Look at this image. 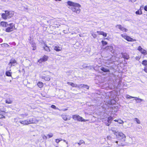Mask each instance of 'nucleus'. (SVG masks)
Listing matches in <instances>:
<instances>
[{
  "mask_svg": "<svg viewBox=\"0 0 147 147\" xmlns=\"http://www.w3.org/2000/svg\"><path fill=\"white\" fill-rule=\"evenodd\" d=\"M71 118V117H69V118H67L66 117L65 119V121L67 120V119H70V118Z\"/></svg>",
  "mask_w": 147,
  "mask_h": 147,
  "instance_id": "nucleus-53",
  "label": "nucleus"
},
{
  "mask_svg": "<svg viewBox=\"0 0 147 147\" xmlns=\"http://www.w3.org/2000/svg\"><path fill=\"white\" fill-rule=\"evenodd\" d=\"M92 36L93 37L95 38L97 37V35L95 33L92 34Z\"/></svg>",
  "mask_w": 147,
  "mask_h": 147,
  "instance_id": "nucleus-41",
  "label": "nucleus"
},
{
  "mask_svg": "<svg viewBox=\"0 0 147 147\" xmlns=\"http://www.w3.org/2000/svg\"><path fill=\"white\" fill-rule=\"evenodd\" d=\"M104 123L107 126H109L110 124L108 122V121L106 119L105 120V121L104 122Z\"/></svg>",
  "mask_w": 147,
  "mask_h": 147,
  "instance_id": "nucleus-32",
  "label": "nucleus"
},
{
  "mask_svg": "<svg viewBox=\"0 0 147 147\" xmlns=\"http://www.w3.org/2000/svg\"><path fill=\"white\" fill-rule=\"evenodd\" d=\"M105 49L112 51L113 50V47L112 46H107L105 47Z\"/></svg>",
  "mask_w": 147,
  "mask_h": 147,
  "instance_id": "nucleus-22",
  "label": "nucleus"
},
{
  "mask_svg": "<svg viewBox=\"0 0 147 147\" xmlns=\"http://www.w3.org/2000/svg\"><path fill=\"white\" fill-rule=\"evenodd\" d=\"M67 4L69 6L68 7L71 9L73 12L77 13H80V8L81 6L80 4L70 1H68Z\"/></svg>",
  "mask_w": 147,
  "mask_h": 147,
  "instance_id": "nucleus-1",
  "label": "nucleus"
},
{
  "mask_svg": "<svg viewBox=\"0 0 147 147\" xmlns=\"http://www.w3.org/2000/svg\"><path fill=\"white\" fill-rule=\"evenodd\" d=\"M12 100L10 98H7L5 100V102L7 104H11L12 102Z\"/></svg>",
  "mask_w": 147,
  "mask_h": 147,
  "instance_id": "nucleus-20",
  "label": "nucleus"
},
{
  "mask_svg": "<svg viewBox=\"0 0 147 147\" xmlns=\"http://www.w3.org/2000/svg\"><path fill=\"white\" fill-rule=\"evenodd\" d=\"M28 115V114L25 113L24 114H21L20 115V116H22V115H24V117L27 116Z\"/></svg>",
  "mask_w": 147,
  "mask_h": 147,
  "instance_id": "nucleus-39",
  "label": "nucleus"
},
{
  "mask_svg": "<svg viewBox=\"0 0 147 147\" xmlns=\"http://www.w3.org/2000/svg\"><path fill=\"white\" fill-rule=\"evenodd\" d=\"M67 110V109H65V110Z\"/></svg>",
  "mask_w": 147,
  "mask_h": 147,
  "instance_id": "nucleus-64",
  "label": "nucleus"
},
{
  "mask_svg": "<svg viewBox=\"0 0 147 147\" xmlns=\"http://www.w3.org/2000/svg\"><path fill=\"white\" fill-rule=\"evenodd\" d=\"M122 57L125 59L128 60L129 58V55L126 53H121Z\"/></svg>",
  "mask_w": 147,
  "mask_h": 147,
  "instance_id": "nucleus-12",
  "label": "nucleus"
},
{
  "mask_svg": "<svg viewBox=\"0 0 147 147\" xmlns=\"http://www.w3.org/2000/svg\"><path fill=\"white\" fill-rule=\"evenodd\" d=\"M136 1V0H132V1L133 2H135Z\"/></svg>",
  "mask_w": 147,
  "mask_h": 147,
  "instance_id": "nucleus-57",
  "label": "nucleus"
},
{
  "mask_svg": "<svg viewBox=\"0 0 147 147\" xmlns=\"http://www.w3.org/2000/svg\"><path fill=\"white\" fill-rule=\"evenodd\" d=\"M97 32L98 34L99 35H102L103 33V32L102 31H97Z\"/></svg>",
  "mask_w": 147,
  "mask_h": 147,
  "instance_id": "nucleus-40",
  "label": "nucleus"
},
{
  "mask_svg": "<svg viewBox=\"0 0 147 147\" xmlns=\"http://www.w3.org/2000/svg\"><path fill=\"white\" fill-rule=\"evenodd\" d=\"M51 107L52 108L54 109H57V108H56V107L54 105H52L51 106Z\"/></svg>",
  "mask_w": 147,
  "mask_h": 147,
  "instance_id": "nucleus-44",
  "label": "nucleus"
},
{
  "mask_svg": "<svg viewBox=\"0 0 147 147\" xmlns=\"http://www.w3.org/2000/svg\"><path fill=\"white\" fill-rule=\"evenodd\" d=\"M61 140V139H56L55 140V142H56L57 143H59Z\"/></svg>",
  "mask_w": 147,
  "mask_h": 147,
  "instance_id": "nucleus-42",
  "label": "nucleus"
},
{
  "mask_svg": "<svg viewBox=\"0 0 147 147\" xmlns=\"http://www.w3.org/2000/svg\"><path fill=\"white\" fill-rule=\"evenodd\" d=\"M118 120H114V121H115V122H117V121H118Z\"/></svg>",
  "mask_w": 147,
  "mask_h": 147,
  "instance_id": "nucleus-56",
  "label": "nucleus"
},
{
  "mask_svg": "<svg viewBox=\"0 0 147 147\" xmlns=\"http://www.w3.org/2000/svg\"><path fill=\"white\" fill-rule=\"evenodd\" d=\"M37 85L40 88L42 87L43 86V83L42 82H39L38 83Z\"/></svg>",
  "mask_w": 147,
  "mask_h": 147,
  "instance_id": "nucleus-25",
  "label": "nucleus"
},
{
  "mask_svg": "<svg viewBox=\"0 0 147 147\" xmlns=\"http://www.w3.org/2000/svg\"><path fill=\"white\" fill-rule=\"evenodd\" d=\"M90 34H91V35H92V34H94V32H93V31H90Z\"/></svg>",
  "mask_w": 147,
  "mask_h": 147,
  "instance_id": "nucleus-54",
  "label": "nucleus"
},
{
  "mask_svg": "<svg viewBox=\"0 0 147 147\" xmlns=\"http://www.w3.org/2000/svg\"><path fill=\"white\" fill-rule=\"evenodd\" d=\"M69 73H71L70 71H69Z\"/></svg>",
  "mask_w": 147,
  "mask_h": 147,
  "instance_id": "nucleus-63",
  "label": "nucleus"
},
{
  "mask_svg": "<svg viewBox=\"0 0 147 147\" xmlns=\"http://www.w3.org/2000/svg\"><path fill=\"white\" fill-rule=\"evenodd\" d=\"M112 131H113V133L116 136L117 134H118V133L119 132L118 131H116L115 128H113L111 129Z\"/></svg>",
  "mask_w": 147,
  "mask_h": 147,
  "instance_id": "nucleus-21",
  "label": "nucleus"
},
{
  "mask_svg": "<svg viewBox=\"0 0 147 147\" xmlns=\"http://www.w3.org/2000/svg\"><path fill=\"white\" fill-rule=\"evenodd\" d=\"M142 64L144 65H147V60H144L142 61Z\"/></svg>",
  "mask_w": 147,
  "mask_h": 147,
  "instance_id": "nucleus-31",
  "label": "nucleus"
},
{
  "mask_svg": "<svg viewBox=\"0 0 147 147\" xmlns=\"http://www.w3.org/2000/svg\"><path fill=\"white\" fill-rule=\"evenodd\" d=\"M138 128L139 129H140L142 128V127L140 126V125H139V126H138Z\"/></svg>",
  "mask_w": 147,
  "mask_h": 147,
  "instance_id": "nucleus-51",
  "label": "nucleus"
},
{
  "mask_svg": "<svg viewBox=\"0 0 147 147\" xmlns=\"http://www.w3.org/2000/svg\"><path fill=\"white\" fill-rule=\"evenodd\" d=\"M135 99L137 103H140L141 102L144 101L143 99L137 97H135Z\"/></svg>",
  "mask_w": 147,
  "mask_h": 147,
  "instance_id": "nucleus-17",
  "label": "nucleus"
},
{
  "mask_svg": "<svg viewBox=\"0 0 147 147\" xmlns=\"http://www.w3.org/2000/svg\"><path fill=\"white\" fill-rule=\"evenodd\" d=\"M6 29L5 31L7 32H9L16 29L15 24L13 23L8 24V26Z\"/></svg>",
  "mask_w": 147,
  "mask_h": 147,
  "instance_id": "nucleus-2",
  "label": "nucleus"
},
{
  "mask_svg": "<svg viewBox=\"0 0 147 147\" xmlns=\"http://www.w3.org/2000/svg\"><path fill=\"white\" fill-rule=\"evenodd\" d=\"M5 13L8 18H11L13 15V13L7 11H5Z\"/></svg>",
  "mask_w": 147,
  "mask_h": 147,
  "instance_id": "nucleus-10",
  "label": "nucleus"
},
{
  "mask_svg": "<svg viewBox=\"0 0 147 147\" xmlns=\"http://www.w3.org/2000/svg\"><path fill=\"white\" fill-rule=\"evenodd\" d=\"M28 122L29 124L31 123H36L38 121L37 120L35 117H33L28 119Z\"/></svg>",
  "mask_w": 147,
  "mask_h": 147,
  "instance_id": "nucleus-7",
  "label": "nucleus"
},
{
  "mask_svg": "<svg viewBox=\"0 0 147 147\" xmlns=\"http://www.w3.org/2000/svg\"><path fill=\"white\" fill-rule=\"evenodd\" d=\"M107 121H108V122L110 124L111 121L113 120V117L111 116L109 117L107 119Z\"/></svg>",
  "mask_w": 147,
  "mask_h": 147,
  "instance_id": "nucleus-24",
  "label": "nucleus"
},
{
  "mask_svg": "<svg viewBox=\"0 0 147 147\" xmlns=\"http://www.w3.org/2000/svg\"><path fill=\"white\" fill-rule=\"evenodd\" d=\"M2 1L5 2L6 1V0H1Z\"/></svg>",
  "mask_w": 147,
  "mask_h": 147,
  "instance_id": "nucleus-60",
  "label": "nucleus"
},
{
  "mask_svg": "<svg viewBox=\"0 0 147 147\" xmlns=\"http://www.w3.org/2000/svg\"><path fill=\"white\" fill-rule=\"evenodd\" d=\"M115 142H116V143H118V141H116Z\"/></svg>",
  "mask_w": 147,
  "mask_h": 147,
  "instance_id": "nucleus-62",
  "label": "nucleus"
},
{
  "mask_svg": "<svg viewBox=\"0 0 147 147\" xmlns=\"http://www.w3.org/2000/svg\"><path fill=\"white\" fill-rule=\"evenodd\" d=\"M55 0V1H61V0Z\"/></svg>",
  "mask_w": 147,
  "mask_h": 147,
  "instance_id": "nucleus-58",
  "label": "nucleus"
},
{
  "mask_svg": "<svg viewBox=\"0 0 147 147\" xmlns=\"http://www.w3.org/2000/svg\"><path fill=\"white\" fill-rule=\"evenodd\" d=\"M126 98L127 99L135 98V97H133L129 95H127L126 96Z\"/></svg>",
  "mask_w": 147,
  "mask_h": 147,
  "instance_id": "nucleus-29",
  "label": "nucleus"
},
{
  "mask_svg": "<svg viewBox=\"0 0 147 147\" xmlns=\"http://www.w3.org/2000/svg\"><path fill=\"white\" fill-rule=\"evenodd\" d=\"M53 134L51 133H50L47 135V136L48 137V138H51L53 137Z\"/></svg>",
  "mask_w": 147,
  "mask_h": 147,
  "instance_id": "nucleus-35",
  "label": "nucleus"
},
{
  "mask_svg": "<svg viewBox=\"0 0 147 147\" xmlns=\"http://www.w3.org/2000/svg\"><path fill=\"white\" fill-rule=\"evenodd\" d=\"M45 46L44 47V49L45 50L48 52H50V50L49 47L45 44Z\"/></svg>",
  "mask_w": 147,
  "mask_h": 147,
  "instance_id": "nucleus-23",
  "label": "nucleus"
},
{
  "mask_svg": "<svg viewBox=\"0 0 147 147\" xmlns=\"http://www.w3.org/2000/svg\"><path fill=\"white\" fill-rule=\"evenodd\" d=\"M73 118L75 120H77L79 121H85V119H84L82 117H80L78 115H74L72 116Z\"/></svg>",
  "mask_w": 147,
  "mask_h": 147,
  "instance_id": "nucleus-5",
  "label": "nucleus"
},
{
  "mask_svg": "<svg viewBox=\"0 0 147 147\" xmlns=\"http://www.w3.org/2000/svg\"><path fill=\"white\" fill-rule=\"evenodd\" d=\"M3 40L2 39L0 38V42H2Z\"/></svg>",
  "mask_w": 147,
  "mask_h": 147,
  "instance_id": "nucleus-55",
  "label": "nucleus"
},
{
  "mask_svg": "<svg viewBox=\"0 0 147 147\" xmlns=\"http://www.w3.org/2000/svg\"><path fill=\"white\" fill-rule=\"evenodd\" d=\"M41 77L42 79H44L45 81H49L50 80V78L49 76H42Z\"/></svg>",
  "mask_w": 147,
  "mask_h": 147,
  "instance_id": "nucleus-18",
  "label": "nucleus"
},
{
  "mask_svg": "<svg viewBox=\"0 0 147 147\" xmlns=\"http://www.w3.org/2000/svg\"><path fill=\"white\" fill-rule=\"evenodd\" d=\"M1 16L2 18L4 20H6L7 18H8L5 13H2L1 14Z\"/></svg>",
  "mask_w": 147,
  "mask_h": 147,
  "instance_id": "nucleus-26",
  "label": "nucleus"
},
{
  "mask_svg": "<svg viewBox=\"0 0 147 147\" xmlns=\"http://www.w3.org/2000/svg\"><path fill=\"white\" fill-rule=\"evenodd\" d=\"M144 71L145 72L147 73V66L145 67L144 69Z\"/></svg>",
  "mask_w": 147,
  "mask_h": 147,
  "instance_id": "nucleus-49",
  "label": "nucleus"
},
{
  "mask_svg": "<svg viewBox=\"0 0 147 147\" xmlns=\"http://www.w3.org/2000/svg\"><path fill=\"white\" fill-rule=\"evenodd\" d=\"M21 117H22L23 118L24 117V115H22V116H21Z\"/></svg>",
  "mask_w": 147,
  "mask_h": 147,
  "instance_id": "nucleus-61",
  "label": "nucleus"
},
{
  "mask_svg": "<svg viewBox=\"0 0 147 147\" xmlns=\"http://www.w3.org/2000/svg\"><path fill=\"white\" fill-rule=\"evenodd\" d=\"M102 34H103L102 35L105 37H106L107 36V34L105 33L104 32H103V33Z\"/></svg>",
  "mask_w": 147,
  "mask_h": 147,
  "instance_id": "nucleus-47",
  "label": "nucleus"
},
{
  "mask_svg": "<svg viewBox=\"0 0 147 147\" xmlns=\"http://www.w3.org/2000/svg\"><path fill=\"white\" fill-rule=\"evenodd\" d=\"M121 36L123 38L129 42L135 41L136 40L131 38L130 36L125 34H121Z\"/></svg>",
  "mask_w": 147,
  "mask_h": 147,
  "instance_id": "nucleus-4",
  "label": "nucleus"
},
{
  "mask_svg": "<svg viewBox=\"0 0 147 147\" xmlns=\"http://www.w3.org/2000/svg\"><path fill=\"white\" fill-rule=\"evenodd\" d=\"M5 113V112L3 111H1V112H0V113L2 114H4V113Z\"/></svg>",
  "mask_w": 147,
  "mask_h": 147,
  "instance_id": "nucleus-52",
  "label": "nucleus"
},
{
  "mask_svg": "<svg viewBox=\"0 0 147 147\" xmlns=\"http://www.w3.org/2000/svg\"><path fill=\"white\" fill-rule=\"evenodd\" d=\"M89 86L87 85L84 84L83 88H86L87 89H88L89 88Z\"/></svg>",
  "mask_w": 147,
  "mask_h": 147,
  "instance_id": "nucleus-38",
  "label": "nucleus"
},
{
  "mask_svg": "<svg viewBox=\"0 0 147 147\" xmlns=\"http://www.w3.org/2000/svg\"><path fill=\"white\" fill-rule=\"evenodd\" d=\"M5 117L3 115L0 114V118L3 119V118H5Z\"/></svg>",
  "mask_w": 147,
  "mask_h": 147,
  "instance_id": "nucleus-46",
  "label": "nucleus"
},
{
  "mask_svg": "<svg viewBox=\"0 0 147 147\" xmlns=\"http://www.w3.org/2000/svg\"><path fill=\"white\" fill-rule=\"evenodd\" d=\"M136 14H142V12L141 10H138L136 11Z\"/></svg>",
  "mask_w": 147,
  "mask_h": 147,
  "instance_id": "nucleus-33",
  "label": "nucleus"
},
{
  "mask_svg": "<svg viewBox=\"0 0 147 147\" xmlns=\"http://www.w3.org/2000/svg\"><path fill=\"white\" fill-rule=\"evenodd\" d=\"M118 27V28L120 29L122 31H124L125 32H126L127 31V30L125 28L122 27L121 25H117V27Z\"/></svg>",
  "mask_w": 147,
  "mask_h": 147,
  "instance_id": "nucleus-13",
  "label": "nucleus"
},
{
  "mask_svg": "<svg viewBox=\"0 0 147 147\" xmlns=\"http://www.w3.org/2000/svg\"><path fill=\"white\" fill-rule=\"evenodd\" d=\"M84 143V141L83 140H80L78 143H75V144H78L79 146L80 145Z\"/></svg>",
  "mask_w": 147,
  "mask_h": 147,
  "instance_id": "nucleus-27",
  "label": "nucleus"
},
{
  "mask_svg": "<svg viewBox=\"0 0 147 147\" xmlns=\"http://www.w3.org/2000/svg\"><path fill=\"white\" fill-rule=\"evenodd\" d=\"M100 70L104 72H110L109 69L105 67H101L100 68Z\"/></svg>",
  "mask_w": 147,
  "mask_h": 147,
  "instance_id": "nucleus-15",
  "label": "nucleus"
},
{
  "mask_svg": "<svg viewBox=\"0 0 147 147\" xmlns=\"http://www.w3.org/2000/svg\"><path fill=\"white\" fill-rule=\"evenodd\" d=\"M6 76H11V73L9 71H6Z\"/></svg>",
  "mask_w": 147,
  "mask_h": 147,
  "instance_id": "nucleus-28",
  "label": "nucleus"
},
{
  "mask_svg": "<svg viewBox=\"0 0 147 147\" xmlns=\"http://www.w3.org/2000/svg\"><path fill=\"white\" fill-rule=\"evenodd\" d=\"M53 48L56 51H59L62 49V48L59 46H57L53 47Z\"/></svg>",
  "mask_w": 147,
  "mask_h": 147,
  "instance_id": "nucleus-14",
  "label": "nucleus"
},
{
  "mask_svg": "<svg viewBox=\"0 0 147 147\" xmlns=\"http://www.w3.org/2000/svg\"><path fill=\"white\" fill-rule=\"evenodd\" d=\"M21 124H22L23 125H26L29 124V123L28 121V119L24 120L23 121H19Z\"/></svg>",
  "mask_w": 147,
  "mask_h": 147,
  "instance_id": "nucleus-11",
  "label": "nucleus"
},
{
  "mask_svg": "<svg viewBox=\"0 0 147 147\" xmlns=\"http://www.w3.org/2000/svg\"><path fill=\"white\" fill-rule=\"evenodd\" d=\"M144 9L146 11H147V5L145 6L144 7Z\"/></svg>",
  "mask_w": 147,
  "mask_h": 147,
  "instance_id": "nucleus-50",
  "label": "nucleus"
},
{
  "mask_svg": "<svg viewBox=\"0 0 147 147\" xmlns=\"http://www.w3.org/2000/svg\"><path fill=\"white\" fill-rule=\"evenodd\" d=\"M117 122H118L120 124H121L123 123V121L121 120H118Z\"/></svg>",
  "mask_w": 147,
  "mask_h": 147,
  "instance_id": "nucleus-45",
  "label": "nucleus"
},
{
  "mask_svg": "<svg viewBox=\"0 0 147 147\" xmlns=\"http://www.w3.org/2000/svg\"><path fill=\"white\" fill-rule=\"evenodd\" d=\"M35 49H36V48H34H34H33V50H35Z\"/></svg>",
  "mask_w": 147,
  "mask_h": 147,
  "instance_id": "nucleus-59",
  "label": "nucleus"
},
{
  "mask_svg": "<svg viewBox=\"0 0 147 147\" xmlns=\"http://www.w3.org/2000/svg\"><path fill=\"white\" fill-rule=\"evenodd\" d=\"M101 42L103 45H106L107 44V42L103 40H102L101 41Z\"/></svg>",
  "mask_w": 147,
  "mask_h": 147,
  "instance_id": "nucleus-34",
  "label": "nucleus"
},
{
  "mask_svg": "<svg viewBox=\"0 0 147 147\" xmlns=\"http://www.w3.org/2000/svg\"><path fill=\"white\" fill-rule=\"evenodd\" d=\"M138 50L144 55H146L147 54L146 51L144 49H143L140 46L138 47Z\"/></svg>",
  "mask_w": 147,
  "mask_h": 147,
  "instance_id": "nucleus-9",
  "label": "nucleus"
},
{
  "mask_svg": "<svg viewBox=\"0 0 147 147\" xmlns=\"http://www.w3.org/2000/svg\"><path fill=\"white\" fill-rule=\"evenodd\" d=\"M76 28H74V29H75V30H74V31H73V32H74V33H75V34H76L78 32V30H78L77 29H76Z\"/></svg>",
  "mask_w": 147,
  "mask_h": 147,
  "instance_id": "nucleus-37",
  "label": "nucleus"
},
{
  "mask_svg": "<svg viewBox=\"0 0 147 147\" xmlns=\"http://www.w3.org/2000/svg\"><path fill=\"white\" fill-rule=\"evenodd\" d=\"M84 85V84H80L78 85L77 87L79 88H83Z\"/></svg>",
  "mask_w": 147,
  "mask_h": 147,
  "instance_id": "nucleus-36",
  "label": "nucleus"
},
{
  "mask_svg": "<svg viewBox=\"0 0 147 147\" xmlns=\"http://www.w3.org/2000/svg\"><path fill=\"white\" fill-rule=\"evenodd\" d=\"M134 120L136 121V122L138 123V124H140V120H139V119H138L137 118H135L134 119Z\"/></svg>",
  "mask_w": 147,
  "mask_h": 147,
  "instance_id": "nucleus-30",
  "label": "nucleus"
},
{
  "mask_svg": "<svg viewBox=\"0 0 147 147\" xmlns=\"http://www.w3.org/2000/svg\"><path fill=\"white\" fill-rule=\"evenodd\" d=\"M16 64H17V61L15 59H11L10 61L9 65L11 67H12V66H15Z\"/></svg>",
  "mask_w": 147,
  "mask_h": 147,
  "instance_id": "nucleus-8",
  "label": "nucleus"
},
{
  "mask_svg": "<svg viewBox=\"0 0 147 147\" xmlns=\"http://www.w3.org/2000/svg\"><path fill=\"white\" fill-rule=\"evenodd\" d=\"M67 84L73 87H76L78 86V84H74L72 82H68Z\"/></svg>",
  "mask_w": 147,
  "mask_h": 147,
  "instance_id": "nucleus-19",
  "label": "nucleus"
},
{
  "mask_svg": "<svg viewBox=\"0 0 147 147\" xmlns=\"http://www.w3.org/2000/svg\"><path fill=\"white\" fill-rule=\"evenodd\" d=\"M42 138L44 139H47V136H46L45 135H43L42 136Z\"/></svg>",
  "mask_w": 147,
  "mask_h": 147,
  "instance_id": "nucleus-43",
  "label": "nucleus"
},
{
  "mask_svg": "<svg viewBox=\"0 0 147 147\" xmlns=\"http://www.w3.org/2000/svg\"><path fill=\"white\" fill-rule=\"evenodd\" d=\"M0 24L2 26L5 27H7L8 24L7 22H1Z\"/></svg>",
  "mask_w": 147,
  "mask_h": 147,
  "instance_id": "nucleus-16",
  "label": "nucleus"
},
{
  "mask_svg": "<svg viewBox=\"0 0 147 147\" xmlns=\"http://www.w3.org/2000/svg\"><path fill=\"white\" fill-rule=\"evenodd\" d=\"M48 58L49 57L47 56L44 55L42 58L38 60V62L40 63H41L47 61Z\"/></svg>",
  "mask_w": 147,
  "mask_h": 147,
  "instance_id": "nucleus-6",
  "label": "nucleus"
},
{
  "mask_svg": "<svg viewBox=\"0 0 147 147\" xmlns=\"http://www.w3.org/2000/svg\"><path fill=\"white\" fill-rule=\"evenodd\" d=\"M107 139L109 140H111V137L110 136H108L107 137Z\"/></svg>",
  "mask_w": 147,
  "mask_h": 147,
  "instance_id": "nucleus-48",
  "label": "nucleus"
},
{
  "mask_svg": "<svg viewBox=\"0 0 147 147\" xmlns=\"http://www.w3.org/2000/svg\"><path fill=\"white\" fill-rule=\"evenodd\" d=\"M116 137L119 140H121L122 141L125 140L126 136L122 132H119Z\"/></svg>",
  "mask_w": 147,
  "mask_h": 147,
  "instance_id": "nucleus-3",
  "label": "nucleus"
}]
</instances>
